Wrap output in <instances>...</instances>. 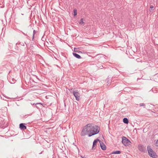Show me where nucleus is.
<instances>
[{"mask_svg": "<svg viewBox=\"0 0 158 158\" xmlns=\"http://www.w3.org/2000/svg\"><path fill=\"white\" fill-rule=\"evenodd\" d=\"M96 128V131L95 132L93 131L92 130L94 129L93 126L92 124L89 123L85 126L82 129L81 133V135L82 136H84L88 134V136L90 137L98 133L100 130L99 127H95Z\"/></svg>", "mask_w": 158, "mask_h": 158, "instance_id": "nucleus-1", "label": "nucleus"}, {"mask_svg": "<svg viewBox=\"0 0 158 158\" xmlns=\"http://www.w3.org/2000/svg\"><path fill=\"white\" fill-rule=\"evenodd\" d=\"M147 150L148 155L151 157L153 158H156L157 157V156L156 153L153 151L150 146H148Z\"/></svg>", "mask_w": 158, "mask_h": 158, "instance_id": "nucleus-2", "label": "nucleus"}, {"mask_svg": "<svg viewBox=\"0 0 158 158\" xmlns=\"http://www.w3.org/2000/svg\"><path fill=\"white\" fill-rule=\"evenodd\" d=\"M122 143L125 146H127L129 143H131L130 141L126 137L123 136L122 137Z\"/></svg>", "mask_w": 158, "mask_h": 158, "instance_id": "nucleus-3", "label": "nucleus"}, {"mask_svg": "<svg viewBox=\"0 0 158 158\" xmlns=\"http://www.w3.org/2000/svg\"><path fill=\"white\" fill-rule=\"evenodd\" d=\"M73 94L75 97L76 100L78 101L80 100V94L78 90L73 91Z\"/></svg>", "mask_w": 158, "mask_h": 158, "instance_id": "nucleus-4", "label": "nucleus"}, {"mask_svg": "<svg viewBox=\"0 0 158 158\" xmlns=\"http://www.w3.org/2000/svg\"><path fill=\"white\" fill-rule=\"evenodd\" d=\"M138 148L140 151L142 152H144L146 151V148L142 144L139 145H138Z\"/></svg>", "mask_w": 158, "mask_h": 158, "instance_id": "nucleus-5", "label": "nucleus"}, {"mask_svg": "<svg viewBox=\"0 0 158 158\" xmlns=\"http://www.w3.org/2000/svg\"><path fill=\"white\" fill-rule=\"evenodd\" d=\"M99 143L101 149L103 150H106V147L104 144L101 141H99Z\"/></svg>", "mask_w": 158, "mask_h": 158, "instance_id": "nucleus-6", "label": "nucleus"}, {"mask_svg": "<svg viewBox=\"0 0 158 158\" xmlns=\"http://www.w3.org/2000/svg\"><path fill=\"white\" fill-rule=\"evenodd\" d=\"M19 128L21 129L25 130L26 129L27 127L23 123H20L19 124Z\"/></svg>", "mask_w": 158, "mask_h": 158, "instance_id": "nucleus-7", "label": "nucleus"}, {"mask_svg": "<svg viewBox=\"0 0 158 158\" xmlns=\"http://www.w3.org/2000/svg\"><path fill=\"white\" fill-rule=\"evenodd\" d=\"M100 141V140L98 139H96L94 140L93 142V144L92 146V148H94V146L95 145H96L97 143L98 142V141Z\"/></svg>", "mask_w": 158, "mask_h": 158, "instance_id": "nucleus-8", "label": "nucleus"}, {"mask_svg": "<svg viewBox=\"0 0 158 158\" xmlns=\"http://www.w3.org/2000/svg\"><path fill=\"white\" fill-rule=\"evenodd\" d=\"M75 49H77L76 48H74V51L75 52H77L78 53H81L85 54H87L88 53L87 52H86H86H82L80 51H75Z\"/></svg>", "mask_w": 158, "mask_h": 158, "instance_id": "nucleus-9", "label": "nucleus"}, {"mask_svg": "<svg viewBox=\"0 0 158 158\" xmlns=\"http://www.w3.org/2000/svg\"><path fill=\"white\" fill-rule=\"evenodd\" d=\"M73 55L76 58L79 59L81 58V56L80 55H78V54H77L76 53H73Z\"/></svg>", "mask_w": 158, "mask_h": 158, "instance_id": "nucleus-10", "label": "nucleus"}, {"mask_svg": "<svg viewBox=\"0 0 158 158\" xmlns=\"http://www.w3.org/2000/svg\"><path fill=\"white\" fill-rule=\"evenodd\" d=\"M123 121L124 123L126 124H128L129 123L128 120L126 118H124L123 119Z\"/></svg>", "mask_w": 158, "mask_h": 158, "instance_id": "nucleus-11", "label": "nucleus"}, {"mask_svg": "<svg viewBox=\"0 0 158 158\" xmlns=\"http://www.w3.org/2000/svg\"><path fill=\"white\" fill-rule=\"evenodd\" d=\"M106 81L107 84V85H110L111 82V79L109 78L106 79Z\"/></svg>", "mask_w": 158, "mask_h": 158, "instance_id": "nucleus-12", "label": "nucleus"}, {"mask_svg": "<svg viewBox=\"0 0 158 158\" xmlns=\"http://www.w3.org/2000/svg\"><path fill=\"white\" fill-rule=\"evenodd\" d=\"M37 32V31H35V30H33V36H32V40H34V39L35 37V34H36Z\"/></svg>", "mask_w": 158, "mask_h": 158, "instance_id": "nucleus-13", "label": "nucleus"}, {"mask_svg": "<svg viewBox=\"0 0 158 158\" xmlns=\"http://www.w3.org/2000/svg\"><path fill=\"white\" fill-rule=\"evenodd\" d=\"M121 151H114L113 152V154H119L121 153Z\"/></svg>", "mask_w": 158, "mask_h": 158, "instance_id": "nucleus-14", "label": "nucleus"}, {"mask_svg": "<svg viewBox=\"0 0 158 158\" xmlns=\"http://www.w3.org/2000/svg\"><path fill=\"white\" fill-rule=\"evenodd\" d=\"M139 106H143L144 108H145V104L143 103H141L139 104Z\"/></svg>", "mask_w": 158, "mask_h": 158, "instance_id": "nucleus-15", "label": "nucleus"}, {"mask_svg": "<svg viewBox=\"0 0 158 158\" xmlns=\"http://www.w3.org/2000/svg\"><path fill=\"white\" fill-rule=\"evenodd\" d=\"M79 23L80 24H83L84 23V22H83V18H81V19L80 22Z\"/></svg>", "mask_w": 158, "mask_h": 158, "instance_id": "nucleus-16", "label": "nucleus"}, {"mask_svg": "<svg viewBox=\"0 0 158 158\" xmlns=\"http://www.w3.org/2000/svg\"><path fill=\"white\" fill-rule=\"evenodd\" d=\"M77 15V10L75 9L74 10V15L76 16Z\"/></svg>", "mask_w": 158, "mask_h": 158, "instance_id": "nucleus-17", "label": "nucleus"}, {"mask_svg": "<svg viewBox=\"0 0 158 158\" xmlns=\"http://www.w3.org/2000/svg\"><path fill=\"white\" fill-rule=\"evenodd\" d=\"M95 127H99L98 126H93V127H94V130L93 129L92 131H94L95 132L96 131V128Z\"/></svg>", "mask_w": 158, "mask_h": 158, "instance_id": "nucleus-18", "label": "nucleus"}, {"mask_svg": "<svg viewBox=\"0 0 158 158\" xmlns=\"http://www.w3.org/2000/svg\"><path fill=\"white\" fill-rule=\"evenodd\" d=\"M12 82L10 81L11 83L14 84L15 83V80L14 79H12Z\"/></svg>", "mask_w": 158, "mask_h": 158, "instance_id": "nucleus-19", "label": "nucleus"}, {"mask_svg": "<svg viewBox=\"0 0 158 158\" xmlns=\"http://www.w3.org/2000/svg\"><path fill=\"white\" fill-rule=\"evenodd\" d=\"M153 7H154V6H153L151 5L150 6V9H151V10H150V11L152 10V8H153Z\"/></svg>", "mask_w": 158, "mask_h": 158, "instance_id": "nucleus-20", "label": "nucleus"}, {"mask_svg": "<svg viewBox=\"0 0 158 158\" xmlns=\"http://www.w3.org/2000/svg\"><path fill=\"white\" fill-rule=\"evenodd\" d=\"M156 146H158V139L157 140L156 143Z\"/></svg>", "mask_w": 158, "mask_h": 158, "instance_id": "nucleus-21", "label": "nucleus"}, {"mask_svg": "<svg viewBox=\"0 0 158 158\" xmlns=\"http://www.w3.org/2000/svg\"><path fill=\"white\" fill-rule=\"evenodd\" d=\"M35 104L36 105H37V104H41V105H42L43 106V105H44V104L40 102V103H37L36 104Z\"/></svg>", "mask_w": 158, "mask_h": 158, "instance_id": "nucleus-22", "label": "nucleus"}, {"mask_svg": "<svg viewBox=\"0 0 158 158\" xmlns=\"http://www.w3.org/2000/svg\"><path fill=\"white\" fill-rule=\"evenodd\" d=\"M21 45H24V44L23 43V44H21Z\"/></svg>", "mask_w": 158, "mask_h": 158, "instance_id": "nucleus-23", "label": "nucleus"}, {"mask_svg": "<svg viewBox=\"0 0 158 158\" xmlns=\"http://www.w3.org/2000/svg\"><path fill=\"white\" fill-rule=\"evenodd\" d=\"M33 105H36V104H35V103H34V104H33Z\"/></svg>", "mask_w": 158, "mask_h": 158, "instance_id": "nucleus-24", "label": "nucleus"}, {"mask_svg": "<svg viewBox=\"0 0 158 158\" xmlns=\"http://www.w3.org/2000/svg\"><path fill=\"white\" fill-rule=\"evenodd\" d=\"M36 106V107L37 108H38V106Z\"/></svg>", "mask_w": 158, "mask_h": 158, "instance_id": "nucleus-25", "label": "nucleus"}, {"mask_svg": "<svg viewBox=\"0 0 158 158\" xmlns=\"http://www.w3.org/2000/svg\"><path fill=\"white\" fill-rule=\"evenodd\" d=\"M73 144H74V145H75V143H73Z\"/></svg>", "mask_w": 158, "mask_h": 158, "instance_id": "nucleus-26", "label": "nucleus"}, {"mask_svg": "<svg viewBox=\"0 0 158 158\" xmlns=\"http://www.w3.org/2000/svg\"><path fill=\"white\" fill-rule=\"evenodd\" d=\"M75 51H77V49H75Z\"/></svg>", "mask_w": 158, "mask_h": 158, "instance_id": "nucleus-27", "label": "nucleus"}]
</instances>
